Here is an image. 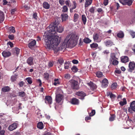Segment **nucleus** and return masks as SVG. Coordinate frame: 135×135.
<instances>
[{
  "mask_svg": "<svg viewBox=\"0 0 135 135\" xmlns=\"http://www.w3.org/2000/svg\"><path fill=\"white\" fill-rule=\"evenodd\" d=\"M129 69L128 71L130 72H132L135 69V63L134 62H129Z\"/></svg>",
  "mask_w": 135,
  "mask_h": 135,
  "instance_id": "obj_6",
  "label": "nucleus"
},
{
  "mask_svg": "<svg viewBox=\"0 0 135 135\" xmlns=\"http://www.w3.org/2000/svg\"><path fill=\"white\" fill-rule=\"evenodd\" d=\"M53 84L55 85H56L57 84H59V79H55Z\"/></svg>",
  "mask_w": 135,
  "mask_h": 135,
  "instance_id": "obj_46",
  "label": "nucleus"
},
{
  "mask_svg": "<svg viewBox=\"0 0 135 135\" xmlns=\"http://www.w3.org/2000/svg\"><path fill=\"white\" fill-rule=\"evenodd\" d=\"M79 38V36L78 34H71L66 37L64 40V42L69 47H73L76 44Z\"/></svg>",
  "mask_w": 135,
  "mask_h": 135,
  "instance_id": "obj_2",
  "label": "nucleus"
},
{
  "mask_svg": "<svg viewBox=\"0 0 135 135\" xmlns=\"http://www.w3.org/2000/svg\"><path fill=\"white\" fill-rule=\"evenodd\" d=\"M130 33L133 38L135 37V32L133 31H130Z\"/></svg>",
  "mask_w": 135,
  "mask_h": 135,
  "instance_id": "obj_48",
  "label": "nucleus"
},
{
  "mask_svg": "<svg viewBox=\"0 0 135 135\" xmlns=\"http://www.w3.org/2000/svg\"><path fill=\"white\" fill-rule=\"evenodd\" d=\"M119 1L123 5L130 6L132 3L133 0H119Z\"/></svg>",
  "mask_w": 135,
  "mask_h": 135,
  "instance_id": "obj_5",
  "label": "nucleus"
},
{
  "mask_svg": "<svg viewBox=\"0 0 135 135\" xmlns=\"http://www.w3.org/2000/svg\"><path fill=\"white\" fill-rule=\"evenodd\" d=\"M105 45L107 46H109L112 45L113 44V42L111 41L108 40L105 41Z\"/></svg>",
  "mask_w": 135,
  "mask_h": 135,
  "instance_id": "obj_24",
  "label": "nucleus"
},
{
  "mask_svg": "<svg viewBox=\"0 0 135 135\" xmlns=\"http://www.w3.org/2000/svg\"><path fill=\"white\" fill-rule=\"evenodd\" d=\"M76 95L79 96L81 97H84L86 96L85 94L83 91H79L77 92L76 93Z\"/></svg>",
  "mask_w": 135,
  "mask_h": 135,
  "instance_id": "obj_18",
  "label": "nucleus"
},
{
  "mask_svg": "<svg viewBox=\"0 0 135 135\" xmlns=\"http://www.w3.org/2000/svg\"><path fill=\"white\" fill-rule=\"evenodd\" d=\"M33 58L32 57H30L27 60V62L30 65H32L33 63Z\"/></svg>",
  "mask_w": 135,
  "mask_h": 135,
  "instance_id": "obj_16",
  "label": "nucleus"
},
{
  "mask_svg": "<svg viewBox=\"0 0 135 135\" xmlns=\"http://www.w3.org/2000/svg\"><path fill=\"white\" fill-rule=\"evenodd\" d=\"M90 11L91 13H94V9L93 7H91L89 10Z\"/></svg>",
  "mask_w": 135,
  "mask_h": 135,
  "instance_id": "obj_60",
  "label": "nucleus"
},
{
  "mask_svg": "<svg viewBox=\"0 0 135 135\" xmlns=\"http://www.w3.org/2000/svg\"><path fill=\"white\" fill-rule=\"evenodd\" d=\"M121 61L124 63H126L129 61V59L128 57L126 56H122L121 57Z\"/></svg>",
  "mask_w": 135,
  "mask_h": 135,
  "instance_id": "obj_13",
  "label": "nucleus"
},
{
  "mask_svg": "<svg viewBox=\"0 0 135 135\" xmlns=\"http://www.w3.org/2000/svg\"><path fill=\"white\" fill-rule=\"evenodd\" d=\"M112 63L113 65H117L118 64V62L117 60H114L113 61Z\"/></svg>",
  "mask_w": 135,
  "mask_h": 135,
  "instance_id": "obj_49",
  "label": "nucleus"
},
{
  "mask_svg": "<svg viewBox=\"0 0 135 135\" xmlns=\"http://www.w3.org/2000/svg\"><path fill=\"white\" fill-rule=\"evenodd\" d=\"M95 110H93L91 111V113L90 114V116H93L95 114Z\"/></svg>",
  "mask_w": 135,
  "mask_h": 135,
  "instance_id": "obj_57",
  "label": "nucleus"
},
{
  "mask_svg": "<svg viewBox=\"0 0 135 135\" xmlns=\"http://www.w3.org/2000/svg\"><path fill=\"white\" fill-rule=\"evenodd\" d=\"M36 42L35 40L31 41L29 44L28 46L30 49H32L36 44Z\"/></svg>",
  "mask_w": 135,
  "mask_h": 135,
  "instance_id": "obj_14",
  "label": "nucleus"
},
{
  "mask_svg": "<svg viewBox=\"0 0 135 135\" xmlns=\"http://www.w3.org/2000/svg\"><path fill=\"white\" fill-rule=\"evenodd\" d=\"M4 18V14L3 12L0 11V23L3 22Z\"/></svg>",
  "mask_w": 135,
  "mask_h": 135,
  "instance_id": "obj_23",
  "label": "nucleus"
},
{
  "mask_svg": "<svg viewBox=\"0 0 135 135\" xmlns=\"http://www.w3.org/2000/svg\"><path fill=\"white\" fill-rule=\"evenodd\" d=\"M78 62V61L76 60H74L72 61V62L74 64H77Z\"/></svg>",
  "mask_w": 135,
  "mask_h": 135,
  "instance_id": "obj_64",
  "label": "nucleus"
},
{
  "mask_svg": "<svg viewBox=\"0 0 135 135\" xmlns=\"http://www.w3.org/2000/svg\"><path fill=\"white\" fill-rule=\"evenodd\" d=\"M65 3L68 7H70L71 6V3L70 1L69 0H66L65 2Z\"/></svg>",
  "mask_w": 135,
  "mask_h": 135,
  "instance_id": "obj_33",
  "label": "nucleus"
},
{
  "mask_svg": "<svg viewBox=\"0 0 135 135\" xmlns=\"http://www.w3.org/2000/svg\"><path fill=\"white\" fill-rule=\"evenodd\" d=\"M81 19L84 24H85L86 21V18L85 15H82Z\"/></svg>",
  "mask_w": 135,
  "mask_h": 135,
  "instance_id": "obj_25",
  "label": "nucleus"
},
{
  "mask_svg": "<svg viewBox=\"0 0 135 135\" xmlns=\"http://www.w3.org/2000/svg\"><path fill=\"white\" fill-rule=\"evenodd\" d=\"M14 52L16 53V55L18 56L20 53V50L17 47H15L14 49Z\"/></svg>",
  "mask_w": 135,
  "mask_h": 135,
  "instance_id": "obj_34",
  "label": "nucleus"
},
{
  "mask_svg": "<svg viewBox=\"0 0 135 135\" xmlns=\"http://www.w3.org/2000/svg\"><path fill=\"white\" fill-rule=\"evenodd\" d=\"M56 96L55 99L56 102L59 103L61 102L63 99V96L60 94H58L56 93Z\"/></svg>",
  "mask_w": 135,
  "mask_h": 135,
  "instance_id": "obj_7",
  "label": "nucleus"
},
{
  "mask_svg": "<svg viewBox=\"0 0 135 135\" xmlns=\"http://www.w3.org/2000/svg\"><path fill=\"white\" fill-rule=\"evenodd\" d=\"M16 11V9H13L11 10V13L13 14Z\"/></svg>",
  "mask_w": 135,
  "mask_h": 135,
  "instance_id": "obj_63",
  "label": "nucleus"
},
{
  "mask_svg": "<svg viewBox=\"0 0 135 135\" xmlns=\"http://www.w3.org/2000/svg\"><path fill=\"white\" fill-rule=\"evenodd\" d=\"M62 19V21H66L68 18V15L67 14L63 13L61 15Z\"/></svg>",
  "mask_w": 135,
  "mask_h": 135,
  "instance_id": "obj_20",
  "label": "nucleus"
},
{
  "mask_svg": "<svg viewBox=\"0 0 135 135\" xmlns=\"http://www.w3.org/2000/svg\"><path fill=\"white\" fill-rule=\"evenodd\" d=\"M71 103L73 104H78L79 103V101L78 99L73 98L71 99Z\"/></svg>",
  "mask_w": 135,
  "mask_h": 135,
  "instance_id": "obj_19",
  "label": "nucleus"
},
{
  "mask_svg": "<svg viewBox=\"0 0 135 135\" xmlns=\"http://www.w3.org/2000/svg\"><path fill=\"white\" fill-rule=\"evenodd\" d=\"M37 127L38 128L42 129L43 128V124L42 122H40L37 123Z\"/></svg>",
  "mask_w": 135,
  "mask_h": 135,
  "instance_id": "obj_26",
  "label": "nucleus"
},
{
  "mask_svg": "<svg viewBox=\"0 0 135 135\" xmlns=\"http://www.w3.org/2000/svg\"><path fill=\"white\" fill-rule=\"evenodd\" d=\"M26 80L29 84H31L32 83V79L30 77H28L26 78Z\"/></svg>",
  "mask_w": 135,
  "mask_h": 135,
  "instance_id": "obj_35",
  "label": "nucleus"
},
{
  "mask_svg": "<svg viewBox=\"0 0 135 135\" xmlns=\"http://www.w3.org/2000/svg\"><path fill=\"white\" fill-rule=\"evenodd\" d=\"M44 78L46 80H47L49 78V75L47 73H45L44 75Z\"/></svg>",
  "mask_w": 135,
  "mask_h": 135,
  "instance_id": "obj_43",
  "label": "nucleus"
},
{
  "mask_svg": "<svg viewBox=\"0 0 135 135\" xmlns=\"http://www.w3.org/2000/svg\"><path fill=\"white\" fill-rule=\"evenodd\" d=\"M9 30L11 32L14 33H15L16 32L15 28L12 26L9 27Z\"/></svg>",
  "mask_w": 135,
  "mask_h": 135,
  "instance_id": "obj_44",
  "label": "nucleus"
},
{
  "mask_svg": "<svg viewBox=\"0 0 135 135\" xmlns=\"http://www.w3.org/2000/svg\"><path fill=\"white\" fill-rule=\"evenodd\" d=\"M127 104V101L126 99L124 98L123 99V101H120L119 102V104L121 106H123Z\"/></svg>",
  "mask_w": 135,
  "mask_h": 135,
  "instance_id": "obj_29",
  "label": "nucleus"
},
{
  "mask_svg": "<svg viewBox=\"0 0 135 135\" xmlns=\"http://www.w3.org/2000/svg\"><path fill=\"white\" fill-rule=\"evenodd\" d=\"M79 17V16L78 14L75 13L74 16V21L75 22L77 21Z\"/></svg>",
  "mask_w": 135,
  "mask_h": 135,
  "instance_id": "obj_30",
  "label": "nucleus"
},
{
  "mask_svg": "<svg viewBox=\"0 0 135 135\" xmlns=\"http://www.w3.org/2000/svg\"><path fill=\"white\" fill-rule=\"evenodd\" d=\"M65 78L67 79H69L70 78V76L69 74H66L65 75Z\"/></svg>",
  "mask_w": 135,
  "mask_h": 135,
  "instance_id": "obj_55",
  "label": "nucleus"
},
{
  "mask_svg": "<svg viewBox=\"0 0 135 135\" xmlns=\"http://www.w3.org/2000/svg\"><path fill=\"white\" fill-rule=\"evenodd\" d=\"M117 87V84L116 83H114L112 84L111 85V88L112 89H116Z\"/></svg>",
  "mask_w": 135,
  "mask_h": 135,
  "instance_id": "obj_37",
  "label": "nucleus"
},
{
  "mask_svg": "<svg viewBox=\"0 0 135 135\" xmlns=\"http://www.w3.org/2000/svg\"><path fill=\"white\" fill-rule=\"evenodd\" d=\"M130 20L132 23H133L135 22V15H132L131 18Z\"/></svg>",
  "mask_w": 135,
  "mask_h": 135,
  "instance_id": "obj_36",
  "label": "nucleus"
},
{
  "mask_svg": "<svg viewBox=\"0 0 135 135\" xmlns=\"http://www.w3.org/2000/svg\"><path fill=\"white\" fill-rule=\"evenodd\" d=\"M115 72L116 73L120 74L121 73V71L120 69H116Z\"/></svg>",
  "mask_w": 135,
  "mask_h": 135,
  "instance_id": "obj_53",
  "label": "nucleus"
},
{
  "mask_svg": "<svg viewBox=\"0 0 135 135\" xmlns=\"http://www.w3.org/2000/svg\"><path fill=\"white\" fill-rule=\"evenodd\" d=\"M58 61L60 64L62 65L63 63L64 60L62 59H60L58 60Z\"/></svg>",
  "mask_w": 135,
  "mask_h": 135,
  "instance_id": "obj_56",
  "label": "nucleus"
},
{
  "mask_svg": "<svg viewBox=\"0 0 135 135\" xmlns=\"http://www.w3.org/2000/svg\"><path fill=\"white\" fill-rule=\"evenodd\" d=\"M70 64L69 62H66L64 64V68L65 69H68L69 67V65Z\"/></svg>",
  "mask_w": 135,
  "mask_h": 135,
  "instance_id": "obj_39",
  "label": "nucleus"
},
{
  "mask_svg": "<svg viewBox=\"0 0 135 135\" xmlns=\"http://www.w3.org/2000/svg\"><path fill=\"white\" fill-rule=\"evenodd\" d=\"M17 76V75H15L12 76L11 78L12 81H15L16 79Z\"/></svg>",
  "mask_w": 135,
  "mask_h": 135,
  "instance_id": "obj_45",
  "label": "nucleus"
},
{
  "mask_svg": "<svg viewBox=\"0 0 135 135\" xmlns=\"http://www.w3.org/2000/svg\"><path fill=\"white\" fill-rule=\"evenodd\" d=\"M90 46L91 48H95L98 46V45L96 43H93L91 44Z\"/></svg>",
  "mask_w": 135,
  "mask_h": 135,
  "instance_id": "obj_41",
  "label": "nucleus"
},
{
  "mask_svg": "<svg viewBox=\"0 0 135 135\" xmlns=\"http://www.w3.org/2000/svg\"><path fill=\"white\" fill-rule=\"evenodd\" d=\"M59 2L60 4L63 5L64 4V0H59Z\"/></svg>",
  "mask_w": 135,
  "mask_h": 135,
  "instance_id": "obj_52",
  "label": "nucleus"
},
{
  "mask_svg": "<svg viewBox=\"0 0 135 135\" xmlns=\"http://www.w3.org/2000/svg\"><path fill=\"white\" fill-rule=\"evenodd\" d=\"M17 123H13L9 126L8 127L9 130L11 131H12L16 129L17 127Z\"/></svg>",
  "mask_w": 135,
  "mask_h": 135,
  "instance_id": "obj_10",
  "label": "nucleus"
},
{
  "mask_svg": "<svg viewBox=\"0 0 135 135\" xmlns=\"http://www.w3.org/2000/svg\"><path fill=\"white\" fill-rule=\"evenodd\" d=\"M115 117L114 115H113L111 116L109 118V120L110 121H112L114 120Z\"/></svg>",
  "mask_w": 135,
  "mask_h": 135,
  "instance_id": "obj_47",
  "label": "nucleus"
},
{
  "mask_svg": "<svg viewBox=\"0 0 135 135\" xmlns=\"http://www.w3.org/2000/svg\"><path fill=\"white\" fill-rule=\"evenodd\" d=\"M85 0L86 2L85 4V7H86L91 4L93 0Z\"/></svg>",
  "mask_w": 135,
  "mask_h": 135,
  "instance_id": "obj_22",
  "label": "nucleus"
},
{
  "mask_svg": "<svg viewBox=\"0 0 135 135\" xmlns=\"http://www.w3.org/2000/svg\"><path fill=\"white\" fill-rule=\"evenodd\" d=\"M73 5L71 8L72 9H74L76 8V4L75 1H73Z\"/></svg>",
  "mask_w": 135,
  "mask_h": 135,
  "instance_id": "obj_50",
  "label": "nucleus"
},
{
  "mask_svg": "<svg viewBox=\"0 0 135 135\" xmlns=\"http://www.w3.org/2000/svg\"><path fill=\"white\" fill-rule=\"evenodd\" d=\"M23 84L24 83L23 81H21L18 84L19 85L20 87H22L23 85Z\"/></svg>",
  "mask_w": 135,
  "mask_h": 135,
  "instance_id": "obj_62",
  "label": "nucleus"
},
{
  "mask_svg": "<svg viewBox=\"0 0 135 135\" xmlns=\"http://www.w3.org/2000/svg\"><path fill=\"white\" fill-rule=\"evenodd\" d=\"M128 111L132 113L133 111L135 112V101H134L131 103L130 107L128 108Z\"/></svg>",
  "mask_w": 135,
  "mask_h": 135,
  "instance_id": "obj_4",
  "label": "nucleus"
},
{
  "mask_svg": "<svg viewBox=\"0 0 135 135\" xmlns=\"http://www.w3.org/2000/svg\"><path fill=\"white\" fill-rule=\"evenodd\" d=\"M2 90L3 92H6L9 90L10 88L8 86H5L2 88Z\"/></svg>",
  "mask_w": 135,
  "mask_h": 135,
  "instance_id": "obj_27",
  "label": "nucleus"
},
{
  "mask_svg": "<svg viewBox=\"0 0 135 135\" xmlns=\"http://www.w3.org/2000/svg\"><path fill=\"white\" fill-rule=\"evenodd\" d=\"M7 44L8 45H9L11 47H12L13 46V43L10 42H8Z\"/></svg>",
  "mask_w": 135,
  "mask_h": 135,
  "instance_id": "obj_58",
  "label": "nucleus"
},
{
  "mask_svg": "<svg viewBox=\"0 0 135 135\" xmlns=\"http://www.w3.org/2000/svg\"><path fill=\"white\" fill-rule=\"evenodd\" d=\"M91 40L88 38H86L84 39V42L86 44L89 43L91 42Z\"/></svg>",
  "mask_w": 135,
  "mask_h": 135,
  "instance_id": "obj_38",
  "label": "nucleus"
},
{
  "mask_svg": "<svg viewBox=\"0 0 135 135\" xmlns=\"http://www.w3.org/2000/svg\"><path fill=\"white\" fill-rule=\"evenodd\" d=\"M93 38L94 41L97 42H100L101 41V40L99 38V35L97 33L93 35Z\"/></svg>",
  "mask_w": 135,
  "mask_h": 135,
  "instance_id": "obj_11",
  "label": "nucleus"
},
{
  "mask_svg": "<svg viewBox=\"0 0 135 135\" xmlns=\"http://www.w3.org/2000/svg\"><path fill=\"white\" fill-rule=\"evenodd\" d=\"M8 37L9 39L11 40H13L14 38V36L13 35H9L8 36Z\"/></svg>",
  "mask_w": 135,
  "mask_h": 135,
  "instance_id": "obj_51",
  "label": "nucleus"
},
{
  "mask_svg": "<svg viewBox=\"0 0 135 135\" xmlns=\"http://www.w3.org/2000/svg\"><path fill=\"white\" fill-rule=\"evenodd\" d=\"M96 74L97 77L99 78L102 77L103 76L102 73L100 71H97Z\"/></svg>",
  "mask_w": 135,
  "mask_h": 135,
  "instance_id": "obj_28",
  "label": "nucleus"
},
{
  "mask_svg": "<svg viewBox=\"0 0 135 135\" xmlns=\"http://www.w3.org/2000/svg\"><path fill=\"white\" fill-rule=\"evenodd\" d=\"M5 131L4 130H2L0 131V135H4Z\"/></svg>",
  "mask_w": 135,
  "mask_h": 135,
  "instance_id": "obj_61",
  "label": "nucleus"
},
{
  "mask_svg": "<svg viewBox=\"0 0 135 135\" xmlns=\"http://www.w3.org/2000/svg\"><path fill=\"white\" fill-rule=\"evenodd\" d=\"M107 96H109L112 99L115 98L116 97V96L115 95L112 94V92L110 91L107 92Z\"/></svg>",
  "mask_w": 135,
  "mask_h": 135,
  "instance_id": "obj_17",
  "label": "nucleus"
},
{
  "mask_svg": "<svg viewBox=\"0 0 135 135\" xmlns=\"http://www.w3.org/2000/svg\"><path fill=\"white\" fill-rule=\"evenodd\" d=\"M63 28L62 26L58 27L56 22L51 23L46 28L44 35L45 44V47L47 49L54 50L57 52L59 50L65 49L68 45L65 42L61 44L60 47L58 46L60 44V38L55 35L57 32H62Z\"/></svg>",
  "mask_w": 135,
  "mask_h": 135,
  "instance_id": "obj_1",
  "label": "nucleus"
},
{
  "mask_svg": "<svg viewBox=\"0 0 135 135\" xmlns=\"http://www.w3.org/2000/svg\"><path fill=\"white\" fill-rule=\"evenodd\" d=\"M111 57L113 59H115V54L113 53L111 54Z\"/></svg>",
  "mask_w": 135,
  "mask_h": 135,
  "instance_id": "obj_54",
  "label": "nucleus"
},
{
  "mask_svg": "<svg viewBox=\"0 0 135 135\" xmlns=\"http://www.w3.org/2000/svg\"><path fill=\"white\" fill-rule=\"evenodd\" d=\"M69 82L70 84L71 87L73 89H77L79 88L78 82L76 81L73 80H71Z\"/></svg>",
  "mask_w": 135,
  "mask_h": 135,
  "instance_id": "obj_3",
  "label": "nucleus"
},
{
  "mask_svg": "<svg viewBox=\"0 0 135 135\" xmlns=\"http://www.w3.org/2000/svg\"><path fill=\"white\" fill-rule=\"evenodd\" d=\"M25 93L23 91H21L18 93V95L20 97H23L25 96Z\"/></svg>",
  "mask_w": 135,
  "mask_h": 135,
  "instance_id": "obj_40",
  "label": "nucleus"
},
{
  "mask_svg": "<svg viewBox=\"0 0 135 135\" xmlns=\"http://www.w3.org/2000/svg\"><path fill=\"white\" fill-rule=\"evenodd\" d=\"M88 84L90 87V89L92 90H94L97 88L96 85L92 82L90 81L89 83H88Z\"/></svg>",
  "mask_w": 135,
  "mask_h": 135,
  "instance_id": "obj_12",
  "label": "nucleus"
},
{
  "mask_svg": "<svg viewBox=\"0 0 135 135\" xmlns=\"http://www.w3.org/2000/svg\"><path fill=\"white\" fill-rule=\"evenodd\" d=\"M2 54L3 56L5 57H8L11 55V53L9 51H3Z\"/></svg>",
  "mask_w": 135,
  "mask_h": 135,
  "instance_id": "obj_15",
  "label": "nucleus"
},
{
  "mask_svg": "<svg viewBox=\"0 0 135 135\" xmlns=\"http://www.w3.org/2000/svg\"><path fill=\"white\" fill-rule=\"evenodd\" d=\"M117 36L119 37L122 38L124 37V33L123 32L120 31L117 34Z\"/></svg>",
  "mask_w": 135,
  "mask_h": 135,
  "instance_id": "obj_31",
  "label": "nucleus"
},
{
  "mask_svg": "<svg viewBox=\"0 0 135 135\" xmlns=\"http://www.w3.org/2000/svg\"><path fill=\"white\" fill-rule=\"evenodd\" d=\"M108 85V80L106 79L105 78L102 81V86L103 88L107 87Z\"/></svg>",
  "mask_w": 135,
  "mask_h": 135,
  "instance_id": "obj_8",
  "label": "nucleus"
},
{
  "mask_svg": "<svg viewBox=\"0 0 135 135\" xmlns=\"http://www.w3.org/2000/svg\"><path fill=\"white\" fill-rule=\"evenodd\" d=\"M71 70L74 72H76L78 70L77 68L75 66H74L71 68Z\"/></svg>",
  "mask_w": 135,
  "mask_h": 135,
  "instance_id": "obj_42",
  "label": "nucleus"
},
{
  "mask_svg": "<svg viewBox=\"0 0 135 135\" xmlns=\"http://www.w3.org/2000/svg\"><path fill=\"white\" fill-rule=\"evenodd\" d=\"M43 7L46 9H49L50 6V4L46 2H44L43 3Z\"/></svg>",
  "mask_w": 135,
  "mask_h": 135,
  "instance_id": "obj_21",
  "label": "nucleus"
},
{
  "mask_svg": "<svg viewBox=\"0 0 135 135\" xmlns=\"http://www.w3.org/2000/svg\"><path fill=\"white\" fill-rule=\"evenodd\" d=\"M108 0H104L103 3L105 6H106L108 3Z\"/></svg>",
  "mask_w": 135,
  "mask_h": 135,
  "instance_id": "obj_59",
  "label": "nucleus"
},
{
  "mask_svg": "<svg viewBox=\"0 0 135 135\" xmlns=\"http://www.w3.org/2000/svg\"><path fill=\"white\" fill-rule=\"evenodd\" d=\"M68 11V8L66 5L63 6L62 8V12H67Z\"/></svg>",
  "mask_w": 135,
  "mask_h": 135,
  "instance_id": "obj_32",
  "label": "nucleus"
},
{
  "mask_svg": "<svg viewBox=\"0 0 135 135\" xmlns=\"http://www.w3.org/2000/svg\"><path fill=\"white\" fill-rule=\"evenodd\" d=\"M45 102L46 103L51 104L52 103V99L51 97L50 96H46L45 98Z\"/></svg>",
  "mask_w": 135,
  "mask_h": 135,
  "instance_id": "obj_9",
  "label": "nucleus"
}]
</instances>
